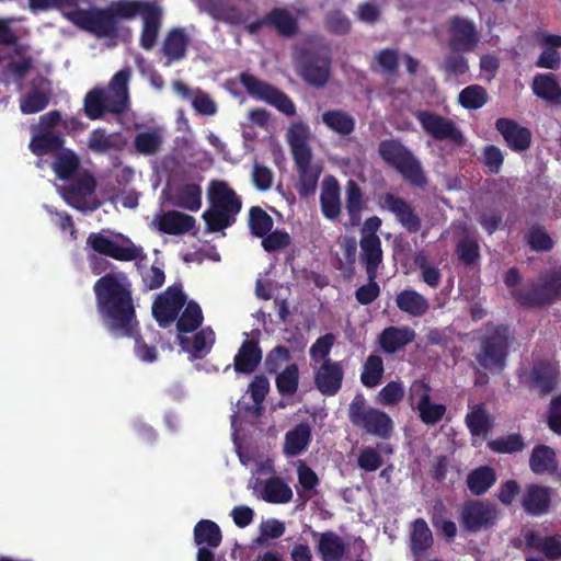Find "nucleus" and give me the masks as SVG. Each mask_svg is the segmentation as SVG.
<instances>
[{"label":"nucleus","mask_w":561,"mask_h":561,"mask_svg":"<svg viewBox=\"0 0 561 561\" xmlns=\"http://www.w3.org/2000/svg\"><path fill=\"white\" fill-rule=\"evenodd\" d=\"M558 458L553 448L539 444L533 448L529 468L535 474L554 473L558 470Z\"/></svg>","instance_id":"33"},{"label":"nucleus","mask_w":561,"mask_h":561,"mask_svg":"<svg viewBox=\"0 0 561 561\" xmlns=\"http://www.w3.org/2000/svg\"><path fill=\"white\" fill-rule=\"evenodd\" d=\"M83 110L92 121L102 118L106 112L116 114L112 110L110 95L103 88H94L85 94Z\"/></svg>","instance_id":"36"},{"label":"nucleus","mask_w":561,"mask_h":561,"mask_svg":"<svg viewBox=\"0 0 561 561\" xmlns=\"http://www.w3.org/2000/svg\"><path fill=\"white\" fill-rule=\"evenodd\" d=\"M321 121L340 136H348L355 130V118L343 110H328L322 113Z\"/></svg>","instance_id":"39"},{"label":"nucleus","mask_w":561,"mask_h":561,"mask_svg":"<svg viewBox=\"0 0 561 561\" xmlns=\"http://www.w3.org/2000/svg\"><path fill=\"white\" fill-rule=\"evenodd\" d=\"M345 207L350 216L351 224L357 225L365 207V201L360 186L353 180H350L346 183Z\"/></svg>","instance_id":"48"},{"label":"nucleus","mask_w":561,"mask_h":561,"mask_svg":"<svg viewBox=\"0 0 561 561\" xmlns=\"http://www.w3.org/2000/svg\"><path fill=\"white\" fill-rule=\"evenodd\" d=\"M458 101L466 110H479L486 104L488 93L482 85L472 84L459 93Z\"/></svg>","instance_id":"55"},{"label":"nucleus","mask_w":561,"mask_h":561,"mask_svg":"<svg viewBox=\"0 0 561 561\" xmlns=\"http://www.w3.org/2000/svg\"><path fill=\"white\" fill-rule=\"evenodd\" d=\"M263 358V352L257 340H244L233 358V369L237 374L250 375L256 370Z\"/></svg>","instance_id":"25"},{"label":"nucleus","mask_w":561,"mask_h":561,"mask_svg":"<svg viewBox=\"0 0 561 561\" xmlns=\"http://www.w3.org/2000/svg\"><path fill=\"white\" fill-rule=\"evenodd\" d=\"M495 504L482 500H468L460 512L461 526L469 533L488 530L495 526L499 519Z\"/></svg>","instance_id":"13"},{"label":"nucleus","mask_w":561,"mask_h":561,"mask_svg":"<svg viewBox=\"0 0 561 561\" xmlns=\"http://www.w3.org/2000/svg\"><path fill=\"white\" fill-rule=\"evenodd\" d=\"M142 18L140 46L150 50L154 47L161 27L162 10L146 0H115L107 8H91L70 14L71 23L99 38H115L118 35V20Z\"/></svg>","instance_id":"2"},{"label":"nucleus","mask_w":561,"mask_h":561,"mask_svg":"<svg viewBox=\"0 0 561 561\" xmlns=\"http://www.w3.org/2000/svg\"><path fill=\"white\" fill-rule=\"evenodd\" d=\"M415 332L409 327H388L379 335V345L387 354H393L412 343Z\"/></svg>","instance_id":"28"},{"label":"nucleus","mask_w":561,"mask_h":561,"mask_svg":"<svg viewBox=\"0 0 561 561\" xmlns=\"http://www.w3.org/2000/svg\"><path fill=\"white\" fill-rule=\"evenodd\" d=\"M266 22L285 37H291L298 32L297 20L285 9L275 8L270 11L266 14Z\"/></svg>","instance_id":"46"},{"label":"nucleus","mask_w":561,"mask_h":561,"mask_svg":"<svg viewBox=\"0 0 561 561\" xmlns=\"http://www.w3.org/2000/svg\"><path fill=\"white\" fill-rule=\"evenodd\" d=\"M65 144V139L59 131L43 130L38 135L32 137L30 142L31 151L42 157L45 154L59 152Z\"/></svg>","instance_id":"38"},{"label":"nucleus","mask_w":561,"mask_h":561,"mask_svg":"<svg viewBox=\"0 0 561 561\" xmlns=\"http://www.w3.org/2000/svg\"><path fill=\"white\" fill-rule=\"evenodd\" d=\"M249 228L256 238H263L273 228V218L260 206H252L249 210Z\"/></svg>","instance_id":"53"},{"label":"nucleus","mask_w":561,"mask_h":561,"mask_svg":"<svg viewBox=\"0 0 561 561\" xmlns=\"http://www.w3.org/2000/svg\"><path fill=\"white\" fill-rule=\"evenodd\" d=\"M275 383L280 396L288 397L295 394L299 385L298 365L295 363L287 365L283 371L277 374Z\"/></svg>","instance_id":"52"},{"label":"nucleus","mask_w":561,"mask_h":561,"mask_svg":"<svg viewBox=\"0 0 561 561\" xmlns=\"http://www.w3.org/2000/svg\"><path fill=\"white\" fill-rule=\"evenodd\" d=\"M185 305L181 316L178 317L176 330L180 333H192L202 325L204 316L201 306L196 301L191 300Z\"/></svg>","instance_id":"49"},{"label":"nucleus","mask_w":561,"mask_h":561,"mask_svg":"<svg viewBox=\"0 0 561 561\" xmlns=\"http://www.w3.org/2000/svg\"><path fill=\"white\" fill-rule=\"evenodd\" d=\"M131 76V69L125 67L117 71L111 79L108 88L105 89L110 95L112 110L116 115L125 113L129 106L128 83Z\"/></svg>","instance_id":"21"},{"label":"nucleus","mask_w":561,"mask_h":561,"mask_svg":"<svg viewBox=\"0 0 561 561\" xmlns=\"http://www.w3.org/2000/svg\"><path fill=\"white\" fill-rule=\"evenodd\" d=\"M480 162L484 165L486 172L497 174L504 163V154L495 145H488L483 148Z\"/></svg>","instance_id":"64"},{"label":"nucleus","mask_w":561,"mask_h":561,"mask_svg":"<svg viewBox=\"0 0 561 561\" xmlns=\"http://www.w3.org/2000/svg\"><path fill=\"white\" fill-rule=\"evenodd\" d=\"M30 8L32 11H47L49 9H56L61 12L62 16L71 22L69 19L70 14L77 11H85V9H79L78 0H28ZM87 9V11H90Z\"/></svg>","instance_id":"51"},{"label":"nucleus","mask_w":561,"mask_h":561,"mask_svg":"<svg viewBox=\"0 0 561 561\" xmlns=\"http://www.w3.org/2000/svg\"><path fill=\"white\" fill-rule=\"evenodd\" d=\"M496 479L494 468L480 466L468 473L466 484L472 495L481 496L495 484Z\"/></svg>","instance_id":"37"},{"label":"nucleus","mask_w":561,"mask_h":561,"mask_svg":"<svg viewBox=\"0 0 561 561\" xmlns=\"http://www.w3.org/2000/svg\"><path fill=\"white\" fill-rule=\"evenodd\" d=\"M396 305L402 312L421 318L430 310L428 299L415 289H403L397 294Z\"/></svg>","instance_id":"30"},{"label":"nucleus","mask_w":561,"mask_h":561,"mask_svg":"<svg viewBox=\"0 0 561 561\" xmlns=\"http://www.w3.org/2000/svg\"><path fill=\"white\" fill-rule=\"evenodd\" d=\"M495 129L501 134L506 146L514 152H524L531 146L533 134L530 129L522 126L513 118H497Z\"/></svg>","instance_id":"17"},{"label":"nucleus","mask_w":561,"mask_h":561,"mask_svg":"<svg viewBox=\"0 0 561 561\" xmlns=\"http://www.w3.org/2000/svg\"><path fill=\"white\" fill-rule=\"evenodd\" d=\"M414 263L421 271V279L431 288H437L442 280V273L439 268L431 265L426 255L422 252L415 256Z\"/></svg>","instance_id":"59"},{"label":"nucleus","mask_w":561,"mask_h":561,"mask_svg":"<svg viewBox=\"0 0 561 561\" xmlns=\"http://www.w3.org/2000/svg\"><path fill=\"white\" fill-rule=\"evenodd\" d=\"M433 545V535L424 518H416L412 524L410 548L414 557L423 556Z\"/></svg>","instance_id":"40"},{"label":"nucleus","mask_w":561,"mask_h":561,"mask_svg":"<svg viewBox=\"0 0 561 561\" xmlns=\"http://www.w3.org/2000/svg\"><path fill=\"white\" fill-rule=\"evenodd\" d=\"M95 190V178L91 173L84 172L79 178L75 179L66 188L65 198L72 207L81 209L82 206L79 204L94 194Z\"/></svg>","instance_id":"29"},{"label":"nucleus","mask_w":561,"mask_h":561,"mask_svg":"<svg viewBox=\"0 0 561 561\" xmlns=\"http://www.w3.org/2000/svg\"><path fill=\"white\" fill-rule=\"evenodd\" d=\"M118 240H112L101 232H91L87 238V245L98 254L121 262H130L144 259V250L136 245L130 238L118 233Z\"/></svg>","instance_id":"10"},{"label":"nucleus","mask_w":561,"mask_h":561,"mask_svg":"<svg viewBox=\"0 0 561 561\" xmlns=\"http://www.w3.org/2000/svg\"><path fill=\"white\" fill-rule=\"evenodd\" d=\"M318 551L322 561H341L345 552V545L335 533L327 531L320 536Z\"/></svg>","instance_id":"43"},{"label":"nucleus","mask_w":561,"mask_h":561,"mask_svg":"<svg viewBox=\"0 0 561 561\" xmlns=\"http://www.w3.org/2000/svg\"><path fill=\"white\" fill-rule=\"evenodd\" d=\"M79 168L80 159L71 149H65L59 152L53 163L54 172L62 181L71 180Z\"/></svg>","instance_id":"47"},{"label":"nucleus","mask_w":561,"mask_h":561,"mask_svg":"<svg viewBox=\"0 0 561 561\" xmlns=\"http://www.w3.org/2000/svg\"><path fill=\"white\" fill-rule=\"evenodd\" d=\"M478 42L479 36L473 22L460 16L451 19L448 46L453 51H471Z\"/></svg>","instance_id":"19"},{"label":"nucleus","mask_w":561,"mask_h":561,"mask_svg":"<svg viewBox=\"0 0 561 561\" xmlns=\"http://www.w3.org/2000/svg\"><path fill=\"white\" fill-rule=\"evenodd\" d=\"M381 206L394 215L397 221L411 234L417 233L422 219L415 208L403 197L386 193L380 197Z\"/></svg>","instance_id":"16"},{"label":"nucleus","mask_w":561,"mask_h":561,"mask_svg":"<svg viewBox=\"0 0 561 561\" xmlns=\"http://www.w3.org/2000/svg\"><path fill=\"white\" fill-rule=\"evenodd\" d=\"M513 298L525 308H540L561 298V266H554L541 274L528 289L512 293Z\"/></svg>","instance_id":"7"},{"label":"nucleus","mask_w":561,"mask_h":561,"mask_svg":"<svg viewBox=\"0 0 561 561\" xmlns=\"http://www.w3.org/2000/svg\"><path fill=\"white\" fill-rule=\"evenodd\" d=\"M262 496L267 503L285 504L291 501L293 491L280 477H271L265 481Z\"/></svg>","instance_id":"44"},{"label":"nucleus","mask_w":561,"mask_h":561,"mask_svg":"<svg viewBox=\"0 0 561 561\" xmlns=\"http://www.w3.org/2000/svg\"><path fill=\"white\" fill-rule=\"evenodd\" d=\"M196 220L193 216L170 210L163 214L158 222L161 232L178 236L191 231L195 227Z\"/></svg>","instance_id":"34"},{"label":"nucleus","mask_w":561,"mask_h":561,"mask_svg":"<svg viewBox=\"0 0 561 561\" xmlns=\"http://www.w3.org/2000/svg\"><path fill=\"white\" fill-rule=\"evenodd\" d=\"M456 253L459 262L469 267L480 259V247L474 239L466 237L458 241Z\"/></svg>","instance_id":"58"},{"label":"nucleus","mask_w":561,"mask_h":561,"mask_svg":"<svg viewBox=\"0 0 561 561\" xmlns=\"http://www.w3.org/2000/svg\"><path fill=\"white\" fill-rule=\"evenodd\" d=\"M291 243L290 234L285 230H271L262 238L261 245L267 253L280 251L289 247Z\"/></svg>","instance_id":"63"},{"label":"nucleus","mask_w":561,"mask_h":561,"mask_svg":"<svg viewBox=\"0 0 561 561\" xmlns=\"http://www.w3.org/2000/svg\"><path fill=\"white\" fill-rule=\"evenodd\" d=\"M531 88L534 94L541 100L561 106V87L553 73H537Z\"/></svg>","instance_id":"31"},{"label":"nucleus","mask_w":561,"mask_h":561,"mask_svg":"<svg viewBox=\"0 0 561 561\" xmlns=\"http://www.w3.org/2000/svg\"><path fill=\"white\" fill-rule=\"evenodd\" d=\"M204 10L216 21L230 25H240L245 22L243 12L236 4L226 0H199Z\"/></svg>","instance_id":"26"},{"label":"nucleus","mask_w":561,"mask_h":561,"mask_svg":"<svg viewBox=\"0 0 561 561\" xmlns=\"http://www.w3.org/2000/svg\"><path fill=\"white\" fill-rule=\"evenodd\" d=\"M524 241L530 250L537 253L550 252L554 247V241L548 233L545 226L535 224L527 228L524 233Z\"/></svg>","instance_id":"45"},{"label":"nucleus","mask_w":561,"mask_h":561,"mask_svg":"<svg viewBox=\"0 0 561 561\" xmlns=\"http://www.w3.org/2000/svg\"><path fill=\"white\" fill-rule=\"evenodd\" d=\"M96 306L107 329L119 336L135 340L137 357L147 363L158 358L154 346L148 345L139 334V321L133 299L131 287L123 274L107 273L93 286Z\"/></svg>","instance_id":"1"},{"label":"nucleus","mask_w":561,"mask_h":561,"mask_svg":"<svg viewBox=\"0 0 561 561\" xmlns=\"http://www.w3.org/2000/svg\"><path fill=\"white\" fill-rule=\"evenodd\" d=\"M488 446L496 454H514L525 448V442L520 434L512 433L490 440Z\"/></svg>","instance_id":"56"},{"label":"nucleus","mask_w":561,"mask_h":561,"mask_svg":"<svg viewBox=\"0 0 561 561\" xmlns=\"http://www.w3.org/2000/svg\"><path fill=\"white\" fill-rule=\"evenodd\" d=\"M466 424L474 436L486 434L491 428V422L483 403L477 404L466 415Z\"/></svg>","instance_id":"54"},{"label":"nucleus","mask_w":561,"mask_h":561,"mask_svg":"<svg viewBox=\"0 0 561 561\" xmlns=\"http://www.w3.org/2000/svg\"><path fill=\"white\" fill-rule=\"evenodd\" d=\"M351 423L369 435L387 439L393 432V421L385 411L367 404L363 396H356L348 408Z\"/></svg>","instance_id":"8"},{"label":"nucleus","mask_w":561,"mask_h":561,"mask_svg":"<svg viewBox=\"0 0 561 561\" xmlns=\"http://www.w3.org/2000/svg\"><path fill=\"white\" fill-rule=\"evenodd\" d=\"M514 332L504 323L488 324L473 352L477 364L486 371L501 374L507 366Z\"/></svg>","instance_id":"3"},{"label":"nucleus","mask_w":561,"mask_h":561,"mask_svg":"<svg viewBox=\"0 0 561 561\" xmlns=\"http://www.w3.org/2000/svg\"><path fill=\"white\" fill-rule=\"evenodd\" d=\"M194 541L197 546L217 548L222 541L220 527L210 519H201L194 526Z\"/></svg>","instance_id":"41"},{"label":"nucleus","mask_w":561,"mask_h":561,"mask_svg":"<svg viewBox=\"0 0 561 561\" xmlns=\"http://www.w3.org/2000/svg\"><path fill=\"white\" fill-rule=\"evenodd\" d=\"M299 76L309 85L323 88L331 77L330 55L305 51L299 60Z\"/></svg>","instance_id":"15"},{"label":"nucleus","mask_w":561,"mask_h":561,"mask_svg":"<svg viewBox=\"0 0 561 561\" xmlns=\"http://www.w3.org/2000/svg\"><path fill=\"white\" fill-rule=\"evenodd\" d=\"M553 491L550 486L527 484L520 497L524 512L530 516H542L549 512Z\"/></svg>","instance_id":"20"},{"label":"nucleus","mask_w":561,"mask_h":561,"mask_svg":"<svg viewBox=\"0 0 561 561\" xmlns=\"http://www.w3.org/2000/svg\"><path fill=\"white\" fill-rule=\"evenodd\" d=\"M172 203L180 208L197 211L202 206V187L196 183H187L178 187Z\"/></svg>","instance_id":"42"},{"label":"nucleus","mask_w":561,"mask_h":561,"mask_svg":"<svg viewBox=\"0 0 561 561\" xmlns=\"http://www.w3.org/2000/svg\"><path fill=\"white\" fill-rule=\"evenodd\" d=\"M405 391L402 381H390L377 394V401L385 405H397L404 398Z\"/></svg>","instance_id":"62"},{"label":"nucleus","mask_w":561,"mask_h":561,"mask_svg":"<svg viewBox=\"0 0 561 561\" xmlns=\"http://www.w3.org/2000/svg\"><path fill=\"white\" fill-rule=\"evenodd\" d=\"M415 410L424 424L434 425L443 420L447 409L443 403H434L431 399L424 398L423 402L416 403Z\"/></svg>","instance_id":"57"},{"label":"nucleus","mask_w":561,"mask_h":561,"mask_svg":"<svg viewBox=\"0 0 561 561\" xmlns=\"http://www.w3.org/2000/svg\"><path fill=\"white\" fill-rule=\"evenodd\" d=\"M309 137V126L304 122L293 123L286 134L298 172L297 192L300 197H308L316 192L320 174V171L311 165L312 151L308 144Z\"/></svg>","instance_id":"4"},{"label":"nucleus","mask_w":561,"mask_h":561,"mask_svg":"<svg viewBox=\"0 0 561 561\" xmlns=\"http://www.w3.org/2000/svg\"><path fill=\"white\" fill-rule=\"evenodd\" d=\"M186 295L181 284L169 286L152 304V316L160 328H168L173 323L186 304Z\"/></svg>","instance_id":"14"},{"label":"nucleus","mask_w":561,"mask_h":561,"mask_svg":"<svg viewBox=\"0 0 561 561\" xmlns=\"http://www.w3.org/2000/svg\"><path fill=\"white\" fill-rule=\"evenodd\" d=\"M423 131L436 141H447L456 147H462L466 138L457 124L438 113L419 110L414 113Z\"/></svg>","instance_id":"11"},{"label":"nucleus","mask_w":561,"mask_h":561,"mask_svg":"<svg viewBox=\"0 0 561 561\" xmlns=\"http://www.w3.org/2000/svg\"><path fill=\"white\" fill-rule=\"evenodd\" d=\"M314 386L325 396L333 397L339 393L344 379V370L340 362L327 359L314 371Z\"/></svg>","instance_id":"18"},{"label":"nucleus","mask_w":561,"mask_h":561,"mask_svg":"<svg viewBox=\"0 0 561 561\" xmlns=\"http://www.w3.org/2000/svg\"><path fill=\"white\" fill-rule=\"evenodd\" d=\"M359 259L365 266L366 275L378 276V270L383 260L380 238L377 234H363L359 240Z\"/></svg>","instance_id":"24"},{"label":"nucleus","mask_w":561,"mask_h":561,"mask_svg":"<svg viewBox=\"0 0 561 561\" xmlns=\"http://www.w3.org/2000/svg\"><path fill=\"white\" fill-rule=\"evenodd\" d=\"M161 144V136L157 131H142L137 134L134 139L136 150L147 156L158 152Z\"/></svg>","instance_id":"61"},{"label":"nucleus","mask_w":561,"mask_h":561,"mask_svg":"<svg viewBox=\"0 0 561 561\" xmlns=\"http://www.w3.org/2000/svg\"><path fill=\"white\" fill-rule=\"evenodd\" d=\"M178 340L183 350L192 354L193 359H201L210 352L216 337L214 330L210 327H206L193 335L191 347L186 346L188 339L182 334H179Z\"/></svg>","instance_id":"35"},{"label":"nucleus","mask_w":561,"mask_h":561,"mask_svg":"<svg viewBox=\"0 0 561 561\" xmlns=\"http://www.w3.org/2000/svg\"><path fill=\"white\" fill-rule=\"evenodd\" d=\"M385 373L383 360L379 355L370 354L360 374V381L366 388H375L381 381Z\"/></svg>","instance_id":"50"},{"label":"nucleus","mask_w":561,"mask_h":561,"mask_svg":"<svg viewBox=\"0 0 561 561\" xmlns=\"http://www.w3.org/2000/svg\"><path fill=\"white\" fill-rule=\"evenodd\" d=\"M311 426L307 422L297 424L285 434L284 454L288 457H296L305 451L311 442Z\"/></svg>","instance_id":"32"},{"label":"nucleus","mask_w":561,"mask_h":561,"mask_svg":"<svg viewBox=\"0 0 561 561\" xmlns=\"http://www.w3.org/2000/svg\"><path fill=\"white\" fill-rule=\"evenodd\" d=\"M343 257L336 256L334 267L341 272L345 280H352L355 275L357 255V241L354 236H344L337 239Z\"/></svg>","instance_id":"27"},{"label":"nucleus","mask_w":561,"mask_h":561,"mask_svg":"<svg viewBox=\"0 0 561 561\" xmlns=\"http://www.w3.org/2000/svg\"><path fill=\"white\" fill-rule=\"evenodd\" d=\"M191 38L184 27L171 28L163 42L161 51L167 58L165 66L169 67L172 62L183 60L187 55V49Z\"/></svg>","instance_id":"22"},{"label":"nucleus","mask_w":561,"mask_h":561,"mask_svg":"<svg viewBox=\"0 0 561 561\" xmlns=\"http://www.w3.org/2000/svg\"><path fill=\"white\" fill-rule=\"evenodd\" d=\"M517 379L529 391L547 397L559 386V365L548 358L534 359L529 368L517 370Z\"/></svg>","instance_id":"9"},{"label":"nucleus","mask_w":561,"mask_h":561,"mask_svg":"<svg viewBox=\"0 0 561 561\" xmlns=\"http://www.w3.org/2000/svg\"><path fill=\"white\" fill-rule=\"evenodd\" d=\"M239 81L252 98L275 106L287 116H294L296 114V106L291 99L276 87L248 72H242L239 77Z\"/></svg>","instance_id":"12"},{"label":"nucleus","mask_w":561,"mask_h":561,"mask_svg":"<svg viewBox=\"0 0 561 561\" xmlns=\"http://www.w3.org/2000/svg\"><path fill=\"white\" fill-rule=\"evenodd\" d=\"M378 154L393 168L412 187L424 188L427 178L421 161L399 139H383L378 145Z\"/></svg>","instance_id":"6"},{"label":"nucleus","mask_w":561,"mask_h":561,"mask_svg":"<svg viewBox=\"0 0 561 561\" xmlns=\"http://www.w3.org/2000/svg\"><path fill=\"white\" fill-rule=\"evenodd\" d=\"M49 103V95L41 90H33L21 99L20 108L24 114H35Z\"/></svg>","instance_id":"60"},{"label":"nucleus","mask_w":561,"mask_h":561,"mask_svg":"<svg viewBox=\"0 0 561 561\" xmlns=\"http://www.w3.org/2000/svg\"><path fill=\"white\" fill-rule=\"evenodd\" d=\"M209 208L203 213L207 231L219 232L231 227L241 211L242 201L226 181L213 180L207 188Z\"/></svg>","instance_id":"5"},{"label":"nucleus","mask_w":561,"mask_h":561,"mask_svg":"<svg viewBox=\"0 0 561 561\" xmlns=\"http://www.w3.org/2000/svg\"><path fill=\"white\" fill-rule=\"evenodd\" d=\"M319 201L324 218L333 221L340 217L342 213L341 187L334 176L329 175L323 180Z\"/></svg>","instance_id":"23"}]
</instances>
